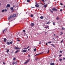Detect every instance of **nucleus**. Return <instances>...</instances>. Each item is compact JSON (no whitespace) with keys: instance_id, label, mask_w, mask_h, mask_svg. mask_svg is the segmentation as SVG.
Here are the masks:
<instances>
[{"instance_id":"obj_1","label":"nucleus","mask_w":65,"mask_h":65,"mask_svg":"<svg viewBox=\"0 0 65 65\" xmlns=\"http://www.w3.org/2000/svg\"><path fill=\"white\" fill-rule=\"evenodd\" d=\"M12 15H11L8 18V20H9L10 19L12 18Z\"/></svg>"},{"instance_id":"obj_2","label":"nucleus","mask_w":65,"mask_h":65,"mask_svg":"<svg viewBox=\"0 0 65 65\" xmlns=\"http://www.w3.org/2000/svg\"><path fill=\"white\" fill-rule=\"evenodd\" d=\"M52 10L53 11H58V10L56 9L55 8H53L52 9Z\"/></svg>"},{"instance_id":"obj_3","label":"nucleus","mask_w":65,"mask_h":65,"mask_svg":"<svg viewBox=\"0 0 65 65\" xmlns=\"http://www.w3.org/2000/svg\"><path fill=\"white\" fill-rule=\"evenodd\" d=\"M29 61H30V59H29L28 60H27L26 62L24 63V64H27L28 62H29Z\"/></svg>"},{"instance_id":"obj_4","label":"nucleus","mask_w":65,"mask_h":65,"mask_svg":"<svg viewBox=\"0 0 65 65\" xmlns=\"http://www.w3.org/2000/svg\"><path fill=\"white\" fill-rule=\"evenodd\" d=\"M30 25L31 27H33L34 26L35 24L33 23H31Z\"/></svg>"},{"instance_id":"obj_5","label":"nucleus","mask_w":65,"mask_h":65,"mask_svg":"<svg viewBox=\"0 0 65 65\" xmlns=\"http://www.w3.org/2000/svg\"><path fill=\"white\" fill-rule=\"evenodd\" d=\"M14 49H15V50H19L20 49V48H19L17 47L16 46H15L14 47Z\"/></svg>"},{"instance_id":"obj_6","label":"nucleus","mask_w":65,"mask_h":65,"mask_svg":"<svg viewBox=\"0 0 65 65\" xmlns=\"http://www.w3.org/2000/svg\"><path fill=\"white\" fill-rule=\"evenodd\" d=\"M17 16V14H13V15H12V18H14V17H15L16 16Z\"/></svg>"},{"instance_id":"obj_7","label":"nucleus","mask_w":65,"mask_h":65,"mask_svg":"<svg viewBox=\"0 0 65 65\" xmlns=\"http://www.w3.org/2000/svg\"><path fill=\"white\" fill-rule=\"evenodd\" d=\"M36 5H35V6L37 7H39V5H38V4H36Z\"/></svg>"},{"instance_id":"obj_8","label":"nucleus","mask_w":65,"mask_h":65,"mask_svg":"<svg viewBox=\"0 0 65 65\" xmlns=\"http://www.w3.org/2000/svg\"><path fill=\"white\" fill-rule=\"evenodd\" d=\"M10 5H9V4H8L7 5V6H6V8H7V7H10Z\"/></svg>"},{"instance_id":"obj_9","label":"nucleus","mask_w":65,"mask_h":65,"mask_svg":"<svg viewBox=\"0 0 65 65\" xmlns=\"http://www.w3.org/2000/svg\"><path fill=\"white\" fill-rule=\"evenodd\" d=\"M26 52H27V50H23L22 51V52H23V53H26Z\"/></svg>"},{"instance_id":"obj_10","label":"nucleus","mask_w":65,"mask_h":65,"mask_svg":"<svg viewBox=\"0 0 65 65\" xmlns=\"http://www.w3.org/2000/svg\"><path fill=\"white\" fill-rule=\"evenodd\" d=\"M7 30V29H5L4 30H3V33H4V32H6V30Z\"/></svg>"},{"instance_id":"obj_11","label":"nucleus","mask_w":65,"mask_h":65,"mask_svg":"<svg viewBox=\"0 0 65 65\" xmlns=\"http://www.w3.org/2000/svg\"><path fill=\"white\" fill-rule=\"evenodd\" d=\"M43 53V52H42L41 53H40V54H37L36 55H35V56H37V55H39V54H42Z\"/></svg>"},{"instance_id":"obj_12","label":"nucleus","mask_w":65,"mask_h":65,"mask_svg":"<svg viewBox=\"0 0 65 65\" xmlns=\"http://www.w3.org/2000/svg\"><path fill=\"white\" fill-rule=\"evenodd\" d=\"M6 44L7 45H9V42L7 41L6 43Z\"/></svg>"},{"instance_id":"obj_13","label":"nucleus","mask_w":65,"mask_h":65,"mask_svg":"<svg viewBox=\"0 0 65 65\" xmlns=\"http://www.w3.org/2000/svg\"><path fill=\"white\" fill-rule=\"evenodd\" d=\"M4 42H6V38H4Z\"/></svg>"},{"instance_id":"obj_14","label":"nucleus","mask_w":65,"mask_h":65,"mask_svg":"<svg viewBox=\"0 0 65 65\" xmlns=\"http://www.w3.org/2000/svg\"><path fill=\"white\" fill-rule=\"evenodd\" d=\"M12 44V41H11L9 42V44Z\"/></svg>"},{"instance_id":"obj_15","label":"nucleus","mask_w":65,"mask_h":65,"mask_svg":"<svg viewBox=\"0 0 65 65\" xmlns=\"http://www.w3.org/2000/svg\"><path fill=\"white\" fill-rule=\"evenodd\" d=\"M6 50H7V51H6V52L7 53H8V52H9V49H6Z\"/></svg>"},{"instance_id":"obj_16","label":"nucleus","mask_w":65,"mask_h":65,"mask_svg":"<svg viewBox=\"0 0 65 65\" xmlns=\"http://www.w3.org/2000/svg\"><path fill=\"white\" fill-rule=\"evenodd\" d=\"M56 20H59V17H57L56 18Z\"/></svg>"},{"instance_id":"obj_17","label":"nucleus","mask_w":65,"mask_h":65,"mask_svg":"<svg viewBox=\"0 0 65 65\" xmlns=\"http://www.w3.org/2000/svg\"><path fill=\"white\" fill-rule=\"evenodd\" d=\"M49 10L50 11H51V12H52V13H53V11L52 10L50 9Z\"/></svg>"},{"instance_id":"obj_18","label":"nucleus","mask_w":65,"mask_h":65,"mask_svg":"<svg viewBox=\"0 0 65 65\" xmlns=\"http://www.w3.org/2000/svg\"><path fill=\"white\" fill-rule=\"evenodd\" d=\"M65 29L64 28L62 27V28L61 29V30H64Z\"/></svg>"},{"instance_id":"obj_19","label":"nucleus","mask_w":65,"mask_h":65,"mask_svg":"<svg viewBox=\"0 0 65 65\" xmlns=\"http://www.w3.org/2000/svg\"><path fill=\"white\" fill-rule=\"evenodd\" d=\"M51 45H52V46H53V47H55V45H54V44H51Z\"/></svg>"},{"instance_id":"obj_20","label":"nucleus","mask_w":65,"mask_h":65,"mask_svg":"<svg viewBox=\"0 0 65 65\" xmlns=\"http://www.w3.org/2000/svg\"><path fill=\"white\" fill-rule=\"evenodd\" d=\"M40 18L41 19H43V16H41L40 17Z\"/></svg>"},{"instance_id":"obj_21","label":"nucleus","mask_w":65,"mask_h":65,"mask_svg":"<svg viewBox=\"0 0 65 65\" xmlns=\"http://www.w3.org/2000/svg\"><path fill=\"white\" fill-rule=\"evenodd\" d=\"M47 6V5H45L44 6V7L45 8L46 7V6Z\"/></svg>"},{"instance_id":"obj_22","label":"nucleus","mask_w":65,"mask_h":65,"mask_svg":"<svg viewBox=\"0 0 65 65\" xmlns=\"http://www.w3.org/2000/svg\"><path fill=\"white\" fill-rule=\"evenodd\" d=\"M27 2H30V0H27Z\"/></svg>"},{"instance_id":"obj_23","label":"nucleus","mask_w":65,"mask_h":65,"mask_svg":"<svg viewBox=\"0 0 65 65\" xmlns=\"http://www.w3.org/2000/svg\"><path fill=\"white\" fill-rule=\"evenodd\" d=\"M51 65H54V63H52L50 64Z\"/></svg>"},{"instance_id":"obj_24","label":"nucleus","mask_w":65,"mask_h":65,"mask_svg":"<svg viewBox=\"0 0 65 65\" xmlns=\"http://www.w3.org/2000/svg\"><path fill=\"white\" fill-rule=\"evenodd\" d=\"M19 50H18L17 51H16V52H15V53H17L18 52H19Z\"/></svg>"},{"instance_id":"obj_25","label":"nucleus","mask_w":65,"mask_h":65,"mask_svg":"<svg viewBox=\"0 0 65 65\" xmlns=\"http://www.w3.org/2000/svg\"><path fill=\"white\" fill-rule=\"evenodd\" d=\"M15 58H14L13 59V60H14V61H15Z\"/></svg>"},{"instance_id":"obj_26","label":"nucleus","mask_w":65,"mask_h":65,"mask_svg":"<svg viewBox=\"0 0 65 65\" xmlns=\"http://www.w3.org/2000/svg\"><path fill=\"white\" fill-rule=\"evenodd\" d=\"M40 43H39V44H40L41 43V41H40Z\"/></svg>"},{"instance_id":"obj_27","label":"nucleus","mask_w":65,"mask_h":65,"mask_svg":"<svg viewBox=\"0 0 65 65\" xmlns=\"http://www.w3.org/2000/svg\"><path fill=\"white\" fill-rule=\"evenodd\" d=\"M13 7H11L10 8V9H11V10H13Z\"/></svg>"},{"instance_id":"obj_28","label":"nucleus","mask_w":65,"mask_h":65,"mask_svg":"<svg viewBox=\"0 0 65 65\" xmlns=\"http://www.w3.org/2000/svg\"><path fill=\"white\" fill-rule=\"evenodd\" d=\"M61 33V34H60V35H62V34H63V32H60V33Z\"/></svg>"},{"instance_id":"obj_29","label":"nucleus","mask_w":65,"mask_h":65,"mask_svg":"<svg viewBox=\"0 0 65 65\" xmlns=\"http://www.w3.org/2000/svg\"><path fill=\"white\" fill-rule=\"evenodd\" d=\"M34 52H36V48H35L34 50Z\"/></svg>"},{"instance_id":"obj_30","label":"nucleus","mask_w":65,"mask_h":65,"mask_svg":"<svg viewBox=\"0 0 65 65\" xmlns=\"http://www.w3.org/2000/svg\"><path fill=\"white\" fill-rule=\"evenodd\" d=\"M60 61H61L62 60V59H59Z\"/></svg>"},{"instance_id":"obj_31","label":"nucleus","mask_w":65,"mask_h":65,"mask_svg":"<svg viewBox=\"0 0 65 65\" xmlns=\"http://www.w3.org/2000/svg\"><path fill=\"white\" fill-rule=\"evenodd\" d=\"M15 64V62H14V61L12 63V64H13V65H14V64Z\"/></svg>"},{"instance_id":"obj_32","label":"nucleus","mask_w":65,"mask_h":65,"mask_svg":"<svg viewBox=\"0 0 65 65\" xmlns=\"http://www.w3.org/2000/svg\"><path fill=\"white\" fill-rule=\"evenodd\" d=\"M30 17H33V14H31L30 15Z\"/></svg>"},{"instance_id":"obj_33","label":"nucleus","mask_w":65,"mask_h":65,"mask_svg":"<svg viewBox=\"0 0 65 65\" xmlns=\"http://www.w3.org/2000/svg\"><path fill=\"white\" fill-rule=\"evenodd\" d=\"M53 25H56V24H55V23L54 22L53 23Z\"/></svg>"},{"instance_id":"obj_34","label":"nucleus","mask_w":65,"mask_h":65,"mask_svg":"<svg viewBox=\"0 0 65 65\" xmlns=\"http://www.w3.org/2000/svg\"><path fill=\"white\" fill-rule=\"evenodd\" d=\"M29 47H30V46H28L27 48H26V49H28V48H29Z\"/></svg>"},{"instance_id":"obj_35","label":"nucleus","mask_w":65,"mask_h":65,"mask_svg":"<svg viewBox=\"0 0 65 65\" xmlns=\"http://www.w3.org/2000/svg\"><path fill=\"white\" fill-rule=\"evenodd\" d=\"M47 33V32H45V35H46V34Z\"/></svg>"},{"instance_id":"obj_36","label":"nucleus","mask_w":65,"mask_h":65,"mask_svg":"<svg viewBox=\"0 0 65 65\" xmlns=\"http://www.w3.org/2000/svg\"><path fill=\"white\" fill-rule=\"evenodd\" d=\"M51 42H48V43H51Z\"/></svg>"},{"instance_id":"obj_37","label":"nucleus","mask_w":65,"mask_h":65,"mask_svg":"<svg viewBox=\"0 0 65 65\" xmlns=\"http://www.w3.org/2000/svg\"><path fill=\"white\" fill-rule=\"evenodd\" d=\"M23 32H25V30H23Z\"/></svg>"},{"instance_id":"obj_38","label":"nucleus","mask_w":65,"mask_h":65,"mask_svg":"<svg viewBox=\"0 0 65 65\" xmlns=\"http://www.w3.org/2000/svg\"><path fill=\"white\" fill-rule=\"evenodd\" d=\"M2 12H4V10H3L2 11Z\"/></svg>"},{"instance_id":"obj_39","label":"nucleus","mask_w":65,"mask_h":65,"mask_svg":"<svg viewBox=\"0 0 65 65\" xmlns=\"http://www.w3.org/2000/svg\"><path fill=\"white\" fill-rule=\"evenodd\" d=\"M59 53H62V51H61Z\"/></svg>"},{"instance_id":"obj_40","label":"nucleus","mask_w":65,"mask_h":65,"mask_svg":"<svg viewBox=\"0 0 65 65\" xmlns=\"http://www.w3.org/2000/svg\"><path fill=\"white\" fill-rule=\"evenodd\" d=\"M63 40H62L61 42V43H62V42H63Z\"/></svg>"},{"instance_id":"obj_41","label":"nucleus","mask_w":65,"mask_h":65,"mask_svg":"<svg viewBox=\"0 0 65 65\" xmlns=\"http://www.w3.org/2000/svg\"><path fill=\"white\" fill-rule=\"evenodd\" d=\"M4 11H7V10L6 9H5Z\"/></svg>"},{"instance_id":"obj_42","label":"nucleus","mask_w":65,"mask_h":65,"mask_svg":"<svg viewBox=\"0 0 65 65\" xmlns=\"http://www.w3.org/2000/svg\"><path fill=\"white\" fill-rule=\"evenodd\" d=\"M48 27H49V26H47V28L48 29H49V28Z\"/></svg>"},{"instance_id":"obj_43","label":"nucleus","mask_w":65,"mask_h":65,"mask_svg":"<svg viewBox=\"0 0 65 65\" xmlns=\"http://www.w3.org/2000/svg\"><path fill=\"white\" fill-rule=\"evenodd\" d=\"M61 56H62V55H59V57H61Z\"/></svg>"},{"instance_id":"obj_44","label":"nucleus","mask_w":65,"mask_h":65,"mask_svg":"<svg viewBox=\"0 0 65 65\" xmlns=\"http://www.w3.org/2000/svg\"><path fill=\"white\" fill-rule=\"evenodd\" d=\"M60 11H61V12L62 11V9H60Z\"/></svg>"},{"instance_id":"obj_45","label":"nucleus","mask_w":65,"mask_h":65,"mask_svg":"<svg viewBox=\"0 0 65 65\" xmlns=\"http://www.w3.org/2000/svg\"><path fill=\"white\" fill-rule=\"evenodd\" d=\"M41 1L42 2H44V0H41Z\"/></svg>"},{"instance_id":"obj_46","label":"nucleus","mask_w":65,"mask_h":65,"mask_svg":"<svg viewBox=\"0 0 65 65\" xmlns=\"http://www.w3.org/2000/svg\"><path fill=\"white\" fill-rule=\"evenodd\" d=\"M45 28H46V29H47V26L46 27H45Z\"/></svg>"},{"instance_id":"obj_47","label":"nucleus","mask_w":65,"mask_h":65,"mask_svg":"<svg viewBox=\"0 0 65 65\" xmlns=\"http://www.w3.org/2000/svg\"><path fill=\"white\" fill-rule=\"evenodd\" d=\"M60 5H63V4L62 3H60Z\"/></svg>"},{"instance_id":"obj_48","label":"nucleus","mask_w":65,"mask_h":65,"mask_svg":"<svg viewBox=\"0 0 65 65\" xmlns=\"http://www.w3.org/2000/svg\"><path fill=\"white\" fill-rule=\"evenodd\" d=\"M17 41H20V40H17Z\"/></svg>"},{"instance_id":"obj_49","label":"nucleus","mask_w":65,"mask_h":65,"mask_svg":"<svg viewBox=\"0 0 65 65\" xmlns=\"http://www.w3.org/2000/svg\"><path fill=\"white\" fill-rule=\"evenodd\" d=\"M26 49H27L26 48H23V50Z\"/></svg>"},{"instance_id":"obj_50","label":"nucleus","mask_w":65,"mask_h":65,"mask_svg":"<svg viewBox=\"0 0 65 65\" xmlns=\"http://www.w3.org/2000/svg\"><path fill=\"white\" fill-rule=\"evenodd\" d=\"M5 62H3V64H5Z\"/></svg>"},{"instance_id":"obj_51","label":"nucleus","mask_w":65,"mask_h":65,"mask_svg":"<svg viewBox=\"0 0 65 65\" xmlns=\"http://www.w3.org/2000/svg\"><path fill=\"white\" fill-rule=\"evenodd\" d=\"M63 60H65V58H63Z\"/></svg>"},{"instance_id":"obj_52","label":"nucleus","mask_w":65,"mask_h":65,"mask_svg":"<svg viewBox=\"0 0 65 65\" xmlns=\"http://www.w3.org/2000/svg\"><path fill=\"white\" fill-rule=\"evenodd\" d=\"M28 57L29 58H30V55H28Z\"/></svg>"},{"instance_id":"obj_53","label":"nucleus","mask_w":65,"mask_h":65,"mask_svg":"<svg viewBox=\"0 0 65 65\" xmlns=\"http://www.w3.org/2000/svg\"><path fill=\"white\" fill-rule=\"evenodd\" d=\"M46 45H47V43H46Z\"/></svg>"},{"instance_id":"obj_54","label":"nucleus","mask_w":65,"mask_h":65,"mask_svg":"<svg viewBox=\"0 0 65 65\" xmlns=\"http://www.w3.org/2000/svg\"><path fill=\"white\" fill-rule=\"evenodd\" d=\"M49 50V48L48 49V52H49V50Z\"/></svg>"},{"instance_id":"obj_55","label":"nucleus","mask_w":65,"mask_h":65,"mask_svg":"<svg viewBox=\"0 0 65 65\" xmlns=\"http://www.w3.org/2000/svg\"><path fill=\"white\" fill-rule=\"evenodd\" d=\"M35 60H36V61H37V59H35Z\"/></svg>"},{"instance_id":"obj_56","label":"nucleus","mask_w":65,"mask_h":65,"mask_svg":"<svg viewBox=\"0 0 65 65\" xmlns=\"http://www.w3.org/2000/svg\"><path fill=\"white\" fill-rule=\"evenodd\" d=\"M53 40H55V39L54 38H53Z\"/></svg>"},{"instance_id":"obj_57","label":"nucleus","mask_w":65,"mask_h":65,"mask_svg":"<svg viewBox=\"0 0 65 65\" xmlns=\"http://www.w3.org/2000/svg\"><path fill=\"white\" fill-rule=\"evenodd\" d=\"M27 38H28V36H27Z\"/></svg>"},{"instance_id":"obj_58","label":"nucleus","mask_w":65,"mask_h":65,"mask_svg":"<svg viewBox=\"0 0 65 65\" xmlns=\"http://www.w3.org/2000/svg\"><path fill=\"white\" fill-rule=\"evenodd\" d=\"M28 51H29V50H30V49L29 48V49H28Z\"/></svg>"},{"instance_id":"obj_59","label":"nucleus","mask_w":65,"mask_h":65,"mask_svg":"<svg viewBox=\"0 0 65 65\" xmlns=\"http://www.w3.org/2000/svg\"><path fill=\"white\" fill-rule=\"evenodd\" d=\"M56 37H57V38H58V36H57Z\"/></svg>"},{"instance_id":"obj_60","label":"nucleus","mask_w":65,"mask_h":65,"mask_svg":"<svg viewBox=\"0 0 65 65\" xmlns=\"http://www.w3.org/2000/svg\"><path fill=\"white\" fill-rule=\"evenodd\" d=\"M15 7V6H13V7Z\"/></svg>"},{"instance_id":"obj_61","label":"nucleus","mask_w":65,"mask_h":65,"mask_svg":"<svg viewBox=\"0 0 65 65\" xmlns=\"http://www.w3.org/2000/svg\"><path fill=\"white\" fill-rule=\"evenodd\" d=\"M55 35H56V34H54V35H53L54 36H55Z\"/></svg>"},{"instance_id":"obj_62","label":"nucleus","mask_w":65,"mask_h":65,"mask_svg":"<svg viewBox=\"0 0 65 65\" xmlns=\"http://www.w3.org/2000/svg\"><path fill=\"white\" fill-rule=\"evenodd\" d=\"M24 35H26V33H24Z\"/></svg>"},{"instance_id":"obj_63","label":"nucleus","mask_w":65,"mask_h":65,"mask_svg":"<svg viewBox=\"0 0 65 65\" xmlns=\"http://www.w3.org/2000/svg\"><path fill=\"white\" fill-rule=\"evenodd\" d=\"M32 8H35V7H32Z\"/></svg>"},{"instance_id":"obj_64","label":"nucleus","mask_w":65,"mask_h":65,"mask_svg":"<svg viewBox=\"0 0 65 65\" xmlns=\"http://www.w3.org/2000/svg\"><path fill=\"white\" fill-rule=\"evenodd\" d=\"M19 39V38H17V39Z\"/></svg>"}]
</instances>
